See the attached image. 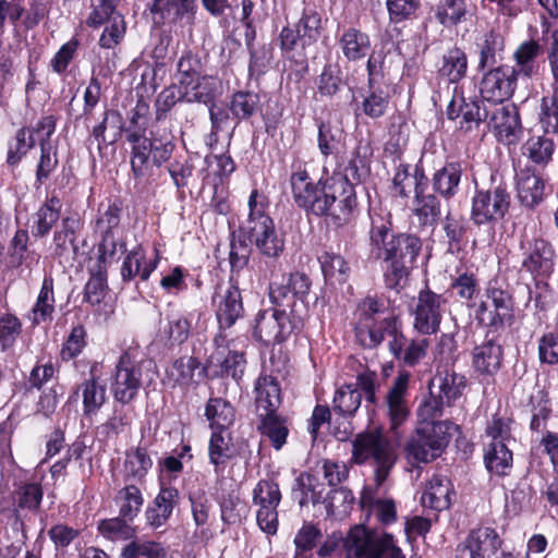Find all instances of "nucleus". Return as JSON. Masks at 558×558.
<instances>
[{"label": "nucleus", "mask_w": 558, "mask_h": 558, "mask_svg": "<svg viewBox=\"0 0 558 558\" xmlns=\"http://www.w3.org/2000/svg\"><path fill=\"white\" fill-rule=\"evenodd\" d=\"M179 499L180 494L177 488L162 486L145 511L147 524L153 529L165 525L179 504Z\"/></svg>", "instance_id": "obj_23"}, {"label": "nucleus", "mask_w": 558, "mask_h": 558, "mask_svg": "<svg viewBox=\"0 0 558 558\" xmlns=\"http://www.w3.org/2000/svg\"><path fill=\"white\" fill-rule=\"evenodd\" d=\"M349 555L361 558H405L390 533L376 535L364 525H354L349 531Z\"/></svg>", "instance_id": "obj_10"}, {"label": "nucleus", "mask_w": 558, "mask_h": 558, "mask_svg": "<svg viewBox=\"0 0 558 558\" xmlns=\"http://www.w3.org/2000/svg\"><path fill=\"white\" fill-rule=\"evenodd\" d=\"M81 391L83 401V413L85 416H93L99 412L107 400L106 386L100 384L94 374V367L90 369V377L85 379L75 393Z\"/></svg>", "instance_id": "obj_35"}, {"label": "nucleus", "mask_w": 558, "mask_h": 558, "mask_svg": "<svg viewBox=\"0 0 558 558\" xmlns=\"http://www.w3.org/2000/svg\"><path fill=\"white\" fill-rule=\"evenodd\" d=\"M268 209V197L253 190L248 197V215L239 232L254 243L262 255L277 258L283 252L284 240L278 234Z\"/></svg>", "instance_id": "obj_4"}, {"label": "nucleus", "mask_w": 558, "mask_h": 558, "mask_svg": "<svg viewBox=\"0 0 558 558\" xmlns=\"http://www.w3.org/2000/svg\"><path fill=\"white\" fill-rule=\"evenodd\" d=\"M311 279L304 272H291L288 276L271 274L269 282L270 302L280 307L286 303H306L305 298L311 290Z\"/></svg>", "instance_id": "obj_12"}, {"label": "nucleus", "mask_w": 558, "mask_h": 558, "mask_svg": "<svg viewBox=\"0 0 558 558\" xmlns=\"http://www.w3.org/2000/svg\"><path fill=\"white\" fill-rule=\"evenodd\" d=\"M415 198L414 215L422 227H434L441 215L440 202L434 194L422 191Z\"/></svg>", "instance_id": "obj_50"}, {"label": "nucleus", "mask_w": 558, "mask_h": 558, "mask_svg": "<svg viewBox=\"0 0 558 558\" xmlns=\"http://www.w3.org/2000/svg\"><path fill=\"white\" fill-rule=\"evenodd\" d=\"M466 379L463 375L453 369L445 368L437 371L436 375L429 380L428 389H433L438 398H442L450 408L462 396Z\"/></svg>", "instance_id": "obj_24"}, {"label": "nucleus", "mask_w": 558, "mask_h": 558, "mask_svg": "<svg viewBox=\"0 0 558 558\" xmlns=\"http://www.w3.org/2000/svg\"><path fill=\"white\" fill-rule=\"evenodd\" d=\"M81 229L82 223L78 218L65 217L54 231L51 248L53 257L58 258L60 264L74 260L77 254L75 241Z\"/></svg>", "instance_id": "obj_21"}, {"label": "nucleus", "mask_w": 558, "mask_h": 558, "mask_svg": "<svg viewBox=\"0 0 558 558\" xmlns=\"http://www.w3.org/2000/svg\"><path fill=\"white\" fill-rule=\"evenodd\" d=\"M343 84L341 69L337 63H326L316 81L320 96L332 97Z\"/></svg>", "instance_id": "obj_62"}, {"label": "nucleus", "mask_w": 558, "mask_h": 558, "mask_svg": "<svg viewBox=\"0 0 558 558\" xmlns=\"http://www.w3.org/2000/svg\"><path fill=\"white\" fill-rule=\"evenodd\" d=\"M154 366V362L146 359L138 347L126 349L116 364L110 385L114 400L122 404L132 402L143 386L144 377L151 379Z\"/></svg>", "instance_id": "obj_5"}, {"label": "nucleus", "mask_w": 558, "mask_h": 558, "mask_svg": "<svg viewBox=\"0 0 558 558\" xmlns=\"http://www.w3.org/2000/svg\"><path fill=\"white\" fill-rule=\"evenodd\" d=\"M284 306H288L289 311L287 308H276L283 341L303 329L308 312L306 303L292 302L286 303Z\"/></svg>", "instance_id": "obj_39"}, {"label": "nucleus", "mask_w": 558, "mask_h": 558, "mask_svg": "<svg viewBox=\"0 0 558 558\" xmlns=\"http://www.w3.org/2000/svg\"><path fill=\"white\" fill-rule=\"evenodd\" d=\"M462 167L459 161H448L438 169L432 179L433 190L446 199L452 198L459 191Z\"/></svg>", "instance_id": "obj_32"}, {"label": "nucleus", "mask_w": 558, "mask_h": 558, "mask_svg": "<svg viewBox=\"0 0 558 558\" xmlns=\"http://www.w3.org/2000/svg\"><path fill=\"white\" fill-rule=\"evenodd\" d=\"M362 393L352 385H344L336 390L332 400V413L342 418L354 416L361 405Z\"/></svg>", "instance_id": "obj_46"}, {"label": "nucleus", "mask_w": 558, "mask_h": 558, "mask_svg": "<svg viewBox=\"0 0 558 558\" xmlns=\"http://www.w3.org/2000/svg\"><path fill=\"white\" fill-rule=\"evenodd\" d=\"M290 186L294 203L302 209L312 203L311 198L320 187V179L314 182L302 163L290 175Z\"/></svg>", "instance_id": "obj_31"}, {"label": "nucleus", "mask_w": 558, "mask_h": 558, "mask_svg": "<svg viewBox=\"0 0 558 558\" xmlns=\"http://www.w3.org/2000/svg\"><path fill=\"white\" fill-rule=\"evenodd\" d=\"M122 130V117L117 110L106 109L101 121L92 129V136L98 145L112 144L118 141Z\"/></svg>", "instance_id": "obj_44"}, {"label": "nucleus", "mask_w": 558, "mask_h": 558, "mask_svg": "<svg viewBox=\"0 0 558 558\" xmlns=\"http://www.w3.org/2000/svg\"><path fill=\"white\" fill-rule=\"evenodd\" d=\"M219 81L211 75L203 74L182 89V98L186 102H199L209 105L219 94Z\"/></svg>", "instance_id": "obj_34"}, {"label": "nucleus", "mask_w": 558, "mask_h": 558, "mask_svg": "<svg viewBox=\"0 0 558 558\" xmlns=\"http://www.w3.org/2000/svg\"><path fill=\"white\" fill-rule=\"evenodd\" d=\"M542 46L537 40L530 39L521 43L513 52L515 65L512 66L517 76L531 78L538 71L537 58L542 53Z\"/></svg>", "instance_id": "obj_33"}, {"label": "nucleus", "mask_w": 558, "mask_h": 558, "mask_svg": "<svg viewBox=\"0 0 558 558\" xmlns=\"http://www.w3.org/2000/svg\"><path fill=\"white\" fill-rule=\"evenodd\" d=\"M119 505V514L129 521H133L141 512L144 504L142 490L134 484L125 485L116 497Z\"/></svg>", "instance_id": "obj_51"}, {"label": "nucleus", "mask_w": 558, "mask_h": 558, "mask_svg": "<svg viewBox=\"0 0 558 558\" xmlns=\"http://www.w3.org/2000/svg\"><path fill=\"white\" fill-rule=\"evenodd\" d=\"M512 194L502 179L492 177L489 184L475 186L471 198L470 219L477 226H494L510 210Z\"/></svg>", "instance_id": "obj_7"}, {"label": "nucleus", "mask_w": 558, "mask_h": 558, "mask_svg": "<svg viewBox=\"0 0 558 558\" xmlns=\"http://www.w3.org/2000/svg\"><path fill=\"white\" fill-rule=\"evenodd\" d=\"M466 0H442L435 10L436 20L445 27H451L466 20Z\"/></svg>", "instance_id": "obj_53"}, {"label": "nucleus", "mask_w": 558, "mask_h": 558, "mask_svg": "<svg viewBox=\"0 0 558 558\" xmlns=\"http://www.w3.org/2000/svg\"><path fill=\"white\" fill-rule=\"evenodd\" d=\"M234 456L232 438L229 432L216 430L213 432L209 446L208 457L209 462L214 465L216 474H220L226 469L230 459Z\"/></svg>", "instance_id": "obj_36"}, {"label": "nucleus", "mask_w": 558, "mask_h": 558, "mask_svg": "<svg viewBox=\"0 0 558 558\" xmlns=\"http://www.w3.org/2000/svg\"><path fill=\"white\" fill-rule=\"evenodd\" d=\"M451 495V482L445 476L434 475L422 495L421 502L423 507L439 512L450 507Z\"/></svg>", "instance_id": "obj_29"}, {"label": "nucleus", "mask_w": 558, "mask_h": 558, "mask_svg": "<svg viewBox=\"0 0 558 558\" xmlns=\"http://www.w3.org/2000/svg\"><path fill=\"white\" fill-rule=\"evenodd\" d=\"M397 454L391 441L379 430L359 433L352 440L351 462L375 466L377 486L384 484L396 463Z\"/></svg>", "instance_id": "obj_6"}, {"label": "nucleus", "mask_w": 558, "mask_h": 558, "mask_svg": "<svg viewBox=\"0 0 558 558\" xmlns=\"http://www.w3.org/2000/svg\"><path fill=\"white\" fill-rule=\"evenodd\" d=\"M390 95L383 86L368 87L367 95L362 101V111L371 119L381 118L389 106Z\"/></svg>", "instance_id": "obj_54"}, {"label": "nucleus", "mask_w": 558, "mask_h": 558, "mask_svg": "<svg viewBox=\"0 0 558 558\" xmlns=\"http://www.w3.org/2000/svg\"><path fill=\"white\" fill-rule=\"evenodd\" d=\"M461 121L460 128L464 131L477 129L480 124L489 117V110L483 105V98H464L460 97Z\"/></svg>", "instance_id": "obj_49"}, {"label": "nucleus", "mask_w": 558, "mask_h": 558, "mask_svg": "<svg viewBox=\"0 0 558 558\" xmlns=\"http://www.w3.org/2000/svg\"><path fill=\"white\" fill-rule=\"evenodd\" d=\"M167 549L162 544L148 539H135L121 553V558H166Z\"/></svg>", "instance_id": "obj_59"}, {"label": "nucleus", "mask_w": 558, "mask_h": 558, "mask_svg": "<svg viewBox=\"0 0 558 558\" xmlns=\"http://www.w3.org/2000/svg\"><path fill=\"white\" fill-rule=\"evenodd\" d=\"M259 433L266 437L276 450H280L287 442L289 435L287 417L278 414V412H268V414H258Z\"/></svg>", "instance_id": "obj_37"}, {"label": "nucleus", "mask_w": 558, "mask_h": 558, "mask_svg": "<svg viewBox=\"0 0 558 558\" xmlns=\"http://www.w3.org/2000/svg\"><path fill=\"white\" fill-rule=\"evenodd\" d=\"M228 108L236 124L246 121L260 111V98L257 93L251 90H238L232 94Z\"/></svg>", "instance_id": "obj_41"}, {"label": "nucleus", "mask_w": 558, "mask_h": 558, "mask_svg": "<svg viewBox=\"0 0 558 558\" xmlns=\"http://www.w3.org/2000/svg\"><path fill=\"white\" fill-rule=\"evenodd\" d=\"M149 106L143 99L138 100L130 118V126L125 129L126 141L131 145V170L135 179L143 180L150 173L151 163L161 167L170 160L175 144L167 137L146 136V128H137L141 119H145Z\"/></svg>", "instance_id": "obj_1"}, {"label": "nucleus", "mask_w": 558, "mask_h": 558, "mask_svg": "<svg viewBox=\"0 0 558 558\" xmlns=\"http://www.w3.org/2000/svg\"><path fill=\"white\" fill-rule=\"evenodd\" d=\"M502 360L501 338L485 337L472 351V366L478 376L494 377L501 368Z\"/></svg>", "instance_id": "obj_19"}, {"label": "nucleus", "mask_w": 558, "mask_h": 558, "mask_svg": "<svg viewBox=\"0 0 558 558\" xmlns=\"http://www.w3.org/2000/svg\"><path fill=\"white\" fill-rule=\"evenodd\" d=\"M522 150L533 163L545 167L553 158L555 143L547 136H532L525 142Z\"/></svg>", "instance_id": "obj_52"}, {"label": "nucleus", "mask_w": 558, "mask_h": 558, "mask_svg": "<svg viewBox=\"0 0 558 558\" xmlns=\"http://www.w3.org/2000/svg\"><path fill=\"white\" fill-rule=\"evenodd\" d=\"M304 208L314 216H329L337 227L348 223L357 207L354 185L348 177L320 179V187Z\"/></svg>", "instance_id": "obj_3"}, {"label": "nucleus", "mask_w": 558, "mask_h": 558, "mask_svg": "<svg viewBox=\"0 0 558 558\" xmlns=\"http://www.w3.org/2000/svg\"><path fill=\"white\" fill-rule=\"evenodd\" d=\"M519 248L522 253L521 268L524 271L534 279H547L551 276L557 256L554 245L547 239L522 234Z\"/></svg>", "instance_id": "obj_11"}, {"label": "nucleus", "mask_w": 558, "mask_h": 558, "mask_svg": "<svg viewBox=\"0 0 558 558\" xmlns=\"http://www.w3.org/2000/svg\"><path fill=\"white\" fill-rule=\"evenodd\" d=\"M318 259L326 280L338 283L345 282L350 267L342 256L325 252Z\"/></svg>", "instance_id": "obj_58"}, {"label": "nucleus", "mask_w": 558, "mask_h": 558, "mask_svg": "<svg viewBox=\"0 0 558 558\" xmlns=\"http://www.w3.org/2000/svg\"><path fill=\"white\" fill-rule=\"evenodd\" d=\"M153 466V461L144 447H136L125 453V481L142 482Z\"/></svg>", "instance_id": "obj_48"}, {"label": "nucleus", "mask_w": 558, "mask_h": 558, "mask_svg": "<svg viewBox=\"0 0 558 558\" xmlns=\"http://www.w3.org/2000/svg\"><path fill=\"white\" fill-rule=\"evenodd\" d=\"M122 213V204L120 202H112L107 205L100 204L98 215L95 221L96 232H118L120 230V220Z\"/></svg>", "instance_id": "obj_60"}, {"label": "nucleus", "mask_w": 558, "mask_h": 558, "mask_svg": "<svg viewBox=\"0 0 558 558\" xmlns=\"http://www.w3.org/2000/svg\"><path fill=\"white\" fill-rule=\"evenodd\" d=\"M410 377L409 372H399L387 392L386 404L392 428H397L409 417L410 408L408 396Z\"/></svg>", "instance_id": "obj_20"}, {"label": "nucleus", "mask_w": 558, "mask_h": 558, "mask_svg": "<svg viewBox=\"0 0 558 558\" xmlns=\"http://www.w3.org/2000/svg\"><path fill=\"white\" fill-rule=\"evenodd\" d=\"M488 119V126L498 142L505 145L517 144L523 134L520 113L514 105L494 108Z\"/></svg>", "instance_id": "obj_18"}, {"label": "nucleus", "mask_w": 558, "mask_h": 558, "mask_svg": "<svg viewBox=\"0 0 558 558\" xmlns=\"http://www.w3.org/2000/svg\"><path fill=\"white\" fill-rule=\"evenodd\" d=\"M395 243L384 260V281L386 288L399 291L404 287L414 268L422 250V240L415 234L399 232Z\"/></svg>", "instance_id": "obj_8"}, {"label": "nucleus", "mask_w": 558, "mask_h": 558, "mask_svg": "<svg viewBox=\"0 0 558 558\" xmlns=\"http://www.w3.org/2000/svg\"><path fill=\"white\" fill-rule=\"evenodd\" d=\"M446 300L428 288L421 290L414 308V328L422 335H433L439 330L442 307Z\"/></svg>", "instance_id": "obj_14"}, {"label": "nucleus", "mask_w": 558, "mask_h": 558, "mask_svg": "<svg viewBox=\"0 0 558 558\" xmlns=\"http://www.w3.org/2000/svg\"><path fill=\"white\" fill-rule=\"evenodd\" d=\"M205 416L213 429L228 432L235 420V411L226 399L209 398L205 408Z\"/></svg>", "instance_id": "obj_42"}, {"label": "nucleus", "mask_w": 558, "mask_h": 558, "mask_svg": "<svg viewBox=\"0 0 558 558\" xmlns=\"http://www.w3.org/2000/svg\"><path fill=\"white\" fill-rule=\"evenodd\" d=\"M518 83L514 69L510 65H498L486 71L480 82V94L483 100L501 104L512 97Z\"/></svg>", "instance_id": "obj_13"}, {"label": "nucleus", "mask_w": 558, "mask_h": 558, "mask_svg": "<svg viewBox=\"0 0 558 558\" xmlns=\"http://www.w3.org/2000/svg\"><path fill=\"white\" fill-rule=\"evenodd\" d=\"M199 368L197 357L180 356L166 369V378L172 387H189L194 381L195 371Z\"/></svg>", "instance_id": "obj_43"}, {"label": "nucleus", "mask_w": 558, "mask_h": 558, "mask_svg": "<svg viewBox=\"0 0 558 558\" xmlns=\"http://www.w3.org/2000/svg\"><path fill=\"white\" fill-rule=\"evenodd\" d=\"M53 286V278L51 276H45L36 303L29 315L34 326H38L52 319L56 302Z\"/></svg>", "instance_id": "obj_40"}, {"label": "nucleus", "mask_w": 558, "mask_h": 558, "mask_svg": "<svg viewBox=\"0 0 558 558\" xmlns=\"http://www.w3.org/2000/svg\"><path fill=\"white\" fill-rule=\"evenodd\" d=\"M197 0H151L149 10L159 16L161 23H175L180 20H194Z\"/></svg>", "instance_id": "obj_25"}, {"label": "nucleus", "mask_w": 558, "mask_h": 558, "mask_svg": "<svg viewBox=\"0 0 558 558\" xmlns=\"http://www.w3.org/2000/svg\"><path fill=\"white\" fill-rule=\"evenodd\" d=\"M442 229L446 234L448 250L450 252L460 251L468 229L464 219L448 213L442 220Z\"/></svg>", "instance_id": "obj_64"}, {"label": "nucleus", "mask_w": 558, "mask_h": 558, "mask_svg": "<svg viewBox=\"0 0 558 558\" xmlns=\"http://www.w3.org/2000/svg\"><path fill=\"white\" fill-rule=\"evenodd\" d=\"M428 179L422 168L415 167L414 173L410 172V166L400 163L393 175V191L403 198H408L412 192L414 197L427 189Z\"/></svg>", "instance_id": "obj_26"}, {"label": "nucleus", "mask_w": 558, "mask_h": 558, "mask_svg": "<svg viewBox=\"0 0 558 558\" xmlns=\"http://www.w3.org/2000/svg\"><path fill=\"white\" fill-rule=\"evenodd\" d=\"M468 71L466 53L459 47L448 49L442 56L439 74L447 77L450 83L461 81Z\"/></svg>", "instance_id": "obj_47"}, {"label": "nucleus", "mask_w": 558, "mask_h": 558, "mask_svg": "<svg viewBox=\"0 0 558 558\" xmlns=\"http://www.w3.org/2000/svg\"><path fill=\"white\" fill-rule=\"evenodd\" d=\"M498 532L489 526H478L470 531L463 542L457 546V558H489L502 546Z\"/></svg>", "instance_id": "obj_16"}, {"label": "nucleus", "mask_w": 558, "mask_h": 558, "mask_svg": "<svg viewBox=\"0 0 558 558\" xmlns=\"http://www.w3.org/2000/svg\"><path fill=\"white\" fill-rule=\"evenodd\" d=\"M57 148L49 141H40V157L36 167L35 186L43 185L58 167Z\"/></svg>", "instance_id": "obj_57"}, {"label": "nucleus", "mask_w": 558, "mask_h": 558, "mask_svg": "<svg viewBox=\"0 0 558 558\" xmlns=\"http://www.w3.org/2000/svg\"><path fill=\"white\" fill-rule=\"evenodd\" d=\"M505 48L504 37L490 31L484 35L483 41L480 44V60L477 64L478 71H484L488 66L497 63V54Z\"/></svg>", "instance_id": "obj_56"}, {"label": "nucleus", "mask_w": 558, "mask_h": 558, "mask_svg": "<svg viewBox=\"0 0 558 558\" xmlns=\"http://www.w3.org/2000/svg\"><path fill=\"white\" fill-rule=\"evenodd\" d=\"M458 426L445 420L432 424H421L405 446L409 459L427 463L438 458L448 446L452 430Z\"/></svg>", "instance_id": "obj_9"}, {"label": "nucleus", "mask_w": 558, "mask_h": 558, "mask_svg": "<svg viewBox=\"0 0 558 558\" xmlns=\"http://www.w3.org/2000/svg\"><path fill=\"white\" fill-rule=\"evenodd\" d=\"M366 329L357 328L356 337L366 348L379 345L384 339L389 338L388 348L396 360L408 367L416 366L427 353L429 341L417 336L409 337L402 331L400 319L393 315L384 317L373 326L365 325Z\"/></svg>", "instance_id": "obj_2"}, {"label": "nucleus", "mask_w": 558, "mask_h": 558, "mask_svg": "<svg viewBox=\"0 0 558 558\" xmlns=\"http://www.w3.org/2000/svg\"><path fill=\"white\" fill-rule=\"evenodd\" d=\"M518 198L522 206L533 209L545 196V181L535 169L526 166L515 173Z\"/></svg>", "instance_id": "obj_22"}, {"label": "nucleus", "mask_w": 558, "mask_h": 558, "mask_svg": "<svg viewBox=\"0 0 558 558\" xmlns=\"http://www.w3.org/2000/svg\"><path fill=\"white\" fill-rule=\"evenodd\" d=\"M61 207L62 204L58 196L52 195L46 199L35 215L36 220L33 227L34 236L43 238L50 232L52 227L60 219Z\"/></svg>", "instance_id": "obj_45"}, {"label": "nucleus", "mask_w": 558, "mask_h": 558, "mask_svg": "<svg viewBox=\"0 0 558 558\" xmlns=\"http://www.w3.org/2000/svg\"><path fill=\"white\" fill-rule=\"evenodd\" d=\"M203 75L201 58L191 51L184 52L177 63V80L181 88Z\"/></svg>", "instance_id": "obj_61"}, {"label": "nucleus", "mask_w": 558, "mask_h": 558, "mask_svg": "<svg viewBox=\"0 0 558 558\" xmlns=\"http://www.w3.org/2000/svg\"><path fill=\"white\" fill-rule=\"evenodd\" d=\"M486 470L496 476H508L513 464L512 451L502 441H490L484 449Z\"/></svg>", "instance_id": "obj_30"}, {"label": "nucleus", "mask_w": 558, "mask_h": 558, "mask_svg": "<svg viewBox=\"0 0 558 558\" xmlns=\"http://www.w3.org/2000/svg\"><path fill=\"white\" fill-rule=\"evenodd\" d=\"M371 228L368 231L371 259L381 262L388 257L395 242L399 238V232H395L392 219L389 213L383 214L377 211L369 213Z\"/></svg>", "instance_id": "obj_15"}, {"label": "nucleus", "mask_w": 558, "mask_h": 558, "mask_svg": "<svg viewBox=\"0 0 558 558\" xmlns=\"http://www.w3.org/2000/svg\"><path fill=\"white\" fill-rule=\"evenodd\" d=\"M338 45L349 61H360L364 59L371 50V38L368 34L356 27L344 28L339 36Z\"/></svg>", "instance_id": "obj_28"}, {"label": "nucleus", "mask_w": 558, "mask_h": 558, "mask_svg": "<svg viewBox=\"0 0 558 558\" xmlns=\"http://www.w3.org/2000/svg\"><path fill=\"white\" fill-rule=\"evenodd\" d=\"M157 263V258L151 262H146L143 250L141 247L134 248L125 255L122 263V280L128 282L138 276L143 281H146L149 279L151 272L156 269Z\"/></svg>", "instance_id": "obj_38"}, {"label": "nucleus", "mask_w": 558, "mask_h": 558, "mask_svg": "<svg viewBox=\"0 0 558 558\" xmlns=\"http://www.w3.org/2000/svg\"><path fill=\"white\" fill-rule=\"evenodd\" d=\"M450 287L461 300L466 302L468 306L474 304V299L480 292L476 274L469 270H458V276L452 280Z\"/></svg>", "instance_id": "obj_63"}, {"label": "nucleus", "mask_w": 558, "mask_h": 558, "mask_svg": "<svg viewBox=\"0 0 558 558\" xmlns=\"http://www.w3.org/2000/svg\"><path fill=\"white\" fill-rule=\"evenodd\" d=\"M99 234L101 239L98 243V262L100 264L113 262L118 255L126 252V243L121 231Z\"/></svg>", "instance_id": "obj_55"}, {"label": "nucleus", "mask_w": 558, "mask_h": 558, "mask_svg": "<svg viewBox=\"0 0 558 558\" xmlns=\"http://www.w3.org/2000/svg\"><path fill=\"white\" fill-rule=\"evenodd\" d=\"M220 329L232 327L244 315L241 291L232 279L227 287H218L211 298Z\"/></svg>", "instance_id": "obj_17"}, {"label": "nucleus", "mask_w": 558, "mask_h": 558, "mask_svg": "<svg viewBox=\"0 0 558 558\" xmlns=\"http://www.w3.org/2000/svg\"><path fill=\"white\" fill-rule=\"evenodd\" d=\"M255 404L258 414L277 412L281 404V389L272 376H259L255 384Z\"/></svg>", "instance_id": "obj_27"}]
</instances>
